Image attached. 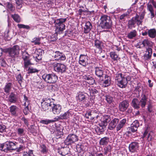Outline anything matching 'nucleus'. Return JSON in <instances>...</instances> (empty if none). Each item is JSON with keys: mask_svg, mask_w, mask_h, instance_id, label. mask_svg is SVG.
Segmentation results:
<instances>
[{"mask_svg": "<svg viewBox=\"0 0 156 156\" xmlns=\"http://www.w3.org/2000/svg\"><path fill=\"white\" fill-rule=\"evenodd\" d=\"M148 102V97L145 94H142L140 101L136 98L133 99L131 102V105L135 109H138L141 107L142 108H145Z\"/></svg>", "mask_w": 156, "mask_h": 156, "instance_id": "1", "label": "nucleus"}, {"mask_svg": "<svg viewBox=\"0 0 156 156\" xmlns=\"http://www.w3.org/2000/svg\"><path fill=\"white\" fill-rule=\"evenodd\" d=\"M100 20V26L102 28L109 29L111 28L112 22L110 16L104 15L101 16Z\"/></svg>", "mask_w": 156, "mask_h": 156, "instance_id": "2", "label": "nucleus"}, {"mask_svg": "<svg viewBox=\"0 0 156 156\" xmlns=\"http://www.w3.org/2000/svg\"><path fill=\"white\" fill-rule=\"evenodd\" d=\"M67 20L66 18H61L57 19L54 21L56 29L55 33L57 34L62 33L65 29V25L64 24Z\"/></svg>", "mask_w": 156, "mask_h": 156, "instance_id": "3", "label": "nucleus"}, {"mask_svg": "<svg viewBox=\"0 0 156 156\" xmlns=\"http://www.w3.org/2000/svg\"><path fill=\"white\" fill-rule=\"evenodd\" d=\"M115 79L117 82L118 85L121 88H125L127 83L126 78H125L121 73H118L115 74Z\"/></svg>", "mask_w": 156, "mask_h": 156, "instance_id": "4", "label": "nucleus"}, {"mask_svg": "<svg viewBox=\"0 0 156 156\" xmlns=\"http://www.w3.org/2000/svg\"><path fill=\"white\" fill-rule=\"evenodd\" d=\"M20 50V47L16 45L12 48H4V52L8 53L9 56L14 58L19 54Z\"/></svg>", "mask_w": 156, "mask_h": 156, "instance_id": "5", "label": "nucleus"}, {"mask_svg": "<svg viewBox=\"0 0 156 156\" xmlns=\"http://www.w3.org/2000/svg\"><path fill=\"white\" fill-rule=\"evenodd\" d=\"M42 78L46 82L49 84L55 83L58 79L57 76L54 73L44 74L42 75Z\"/></svg>", "mask_w": 156, "mask_h": 156, "instance_id": "6", "label": "nucleus"}, {"mask_svg": "<svg viewBox=\"0 0 156 156\" xmlns=\"http://www.w3.org/2000/svg\"><path fill=\"white\" fill-rule=\"evenodd\" d=\"M53 100L49 99H45L41 103L42 110L47 112L51 111Z\"/></svg>", "mask_w": 156, "mask_h": 156, "instance_id": "7", "label": "nucleus"}, {"mask_svg": "<svg viewBox=\"0 0 156 156\" xmlns=\"http://www.w3.org/2000/svg\"><path fill=\"white\" fill-rule=\"evenodd\" d=\"M78 136L74 134H70L68 136L64 141L65 144L69 145L78 141Z\"/></svg>", "mask_w": 156, "mask_h": 156, "instance_id": "8", "label": "nucleus"}, {"mask_svg": "<svg viewBox=\"0 0 156 156\" xmlns=\"http://www.w3.org/2000/svg\"><path fill=\"white\" fill-rule=\"evenodd\" d=\"M53 53L52 57L56 61H64L66 59L65 54L62 52L59 51H53Z\"/></svg>", "mask_w": 156, "mask_h": 156, "instance_id": "9", "label": "nucleus"}, {"mask_svg": "<svg viewBox=\"0 0 156 156\" xmlns=\"http://www.w3.org/2000/svg\"><path fill=\"white\" fill-rule=\"evenodd\" d=\"M136 16L133 17L131 20H129L128 23V27L130 29H132L136 27V23L138 26L140 25V21L138 20Z\"/></svg>", "mask_w": 156, "mask_h": 156, "instance_id": "10", "label": "nucleus"}, {"mask_svg": "<svg viewBox=\"0 0 156 156\" xmlns=\"http://www.w3.org/2000/svg\"><path fill=\"white\" fill-rule=\"evenodd\" d=\"M54 69L58 73H63L66 70V66L63 64L57 63L54 65Z\"/></svg>", "mask_w": 156, "mask_h": 156, "instance_id": "11", "label": "nucleus"}, {"mask_svg": "<svg viewBox=\"0 0 156 156\" xmlns=\"http://www.w3.org/2000/svg\"><path fill=\"white\" fill-rule=\"evenodd\" d=\"M139 126L140 124L137 120H136L133 121L131 125L129 127V131L127 132L128 134L129 135L131 134V132L134 133L136 131Z\"/></svg>", "mask_w": 156, "mask_h": 156, "instance_id": "12", "label": "nucleus"}, {"mask_svg": "<svg viewBox=\"0 0 156 156\" xmlns=\"http://www.w3.org/2000/svg\"><path fill=\"white\" fill-rule=\"evenodd\" d=\"M73 112L70 110H68L64 113L61 114L58 117L59 120L67 119L72 117Z\"/></svg>", "mask_w": 156, "mask_h": 156, "instance_id": "13", "label": "nucleus"}, {"mask_svg": "<svg viewBox=\"0 0 156 156\" xmlns=\"http://www.w3.org/2000/svg\"><path fill=\"white\" fill-rule=\"evenodd\" d=\"M88 57L86 55L81 54L80 55L79 61V64L85 67L88 64Z\"/></svg>", "mask_w": 156, "mask_h": 156, "instance_id": "14", "label": "nucleus"}, {"mask_svg": "<svg viewBox=\"0 0 156 156\" xmlns=\"http://www.w3.org/2000/svg\"><path fill=\"white\" fill-rule=\"evenodd\" d=\"M44 52V51L40 49L35 51V53L33 57L36 62H39L42 60V53Z\"/></svg>", "mask_w": 156, "mask_h": 156, "instance_id": "15", "label": "nucleus"}, {"mask_svg": "<svg viewBox=\"0 0 156 156\" xmlns=\"http://www.w3.org/2000/svg\"><path fill=\"white\" fill-rule=\"evenodd\" d=\"M139 144L136 142L131 143L129 145V151L132 153L137 152L138 150Z\"/></svg>", "mask_w": 156, "mask_h": 156, "instance_id": "16", "label": "nucleus"}, {"mask_svg": "<svg viewBox=\"0 0 156 156\" xmlns=\"http://www.w3.org/2000/svg\"><path fill=\"white\" fill-rule=\"evenodd\" d=\"M95 73L96 76L99 78L100 80L102 81L103 78L105 74H104V71L102 68L96 67L95 68Z\"/></svg>", "mask_w": 156, "mask_h": 156, "instance_id": "17", "label": "nucleus"}, {"mask_svg": "<svg viewBox=\"0 0 156 156\" xmlns=\"http://www.w3.org/2000/svg\"><path fill=\"white\" fill-rule=\"evenodd\" d=\"M52 104L53 105L51 106V111L54 114H59L61 111V106L59 105L55 104L54 101Z\"/></svg>", "mask_w": 156, "mask_h": 156, "instance_id": "18", "label": "nucleus"}, {"mask_svg": "<svg viewBox=\"0 0 156 156\" xmlns=\"http://www.w3.org/2000/svg\"><path fill=\"white\" fill-rule=\"evenodd\" d=\"M129 105V104L127 101H123L119 104V111L124 112L127 109Z\"/></svg>", "mask_w": 156, "mask_h": 156, "instance_id": "19", "label": "nucleus"}, {"mask_svg": "<svg viewBox=\"0 0 156 156\" xmlns=\"http://www.w3.org/2000/svg\"><path fill=\"white\" fill-rule=\"evenodd\" d=\"M151 42L148 39H144L142 41L139 42L137 43V46H139L138 48H142L145 47L146 46H150Z\"/></svg>", "mask_w": 156, "mask_h": 156, "instance_id": "20", "label": "nucleus"}, {"mask_svg": "<svg viewBox=\"0 0 156 156\" xmlns=\"http://www.w3.org/2000/svg\"><path fill=\"white\" fill-rule=\"evenodd\" d=\"M92 25L90 21L87 22L84 28L83 32L85 34H88L92 28Z\"/></svg>", "mask_w": 156, "mask_h": 156, "instance_id": "21", "label": "nucleus"}, {"mask_svg": "<svg viewBox=\"0 0 156 156\" xmlns=\"http://www.w3.org/2000/svg\"><path fill=\"white\" fill-rule=\"evenodd\" d=\"M17 100V95L14 93H11L8 98V100L11 103H15Z\"/></svg>", "mask_w": 156, "mask_h": 156, "instance_id": "22", "label": "nucleus"}, {"mask_svg": "<svg viewBox=\"0 0 156 156\" xmlns=\"http://www.w3.org/2000/svg\"><path fill=\"white\" fill-rule=\"evenodd\" d=\"M77 100L80 102H84L87 99L86 94H83L82 92H79L76 96Z\"/></svg>", "mask_w": 156, "mask_h": 156, "instance_id": "23", "label": "nucleus"}, {"mask_svg": "<svg viewBox=\"0 0 156 156\" xmlns=\"http://www.w3.org/2000/svg\"><path fill=\"white\" fill-rule=\"evenodd\" d=\"M119 119L117 118H115L111 121L109 125V129L112 130L115 128L117 124L118 123Z\"/></svg>", "mask_w": 156, "mask_h": 156, "instance_id": "24", "label": "nucleus"}, {"mask_svg": "<svg viewBox=\"0 0 156 156\" xmlns=\"http://www.w3.org/2000/svg\"><path fill=\"white\" fill-rule=\"evenodd\" d=\"M109 141V138L108 137H104L100 140L99 144L101 146H107Z\"/></svg>", "mask_w": 156, "mask_h": 156, "instance_id": "25", "label": "nucleus"}, {"mask_svg": "<svg viewBox=\"0 0 156 156\" xmlns=\"http://www.w3.org/2000/svg\"><path fill=\"white\" fill-rule=\"evenodd\" d=\"M83 79L88 81L87 83L90 84H93L95 82V80L90 75H86L83 76Z\"/></svg>", "mask_w": 156, "mask_h": 156, "instance_id": "26", "label": "nucleus"}, {"mask_svg": "<svg viewBox=\"0 0 156 156\" xmlns=\"http://www.w3.org/2000/svg\"><path fill=\"white\" fill-rule=\"evenodd\" d=\"M12 84L11 83H6L4 88V92L6 94H9L12 88Z\"/></svg>", "mask_w": 156, "mask_h": 156, "instance_id": "27", "label": "nucleus"}, {"mask_svg": "<svg viewBox=\"0 0 156 156\" xmlns=\"http://www.w3.org/2000/svg\"><path fill=\"white\" fill-rule=\"evenodd\" d=\"M6 6L7 10L8 11L12 12L14 11L15 10V7L13 5L12 3L8 2L4 4Z\"/></svg>", "mask_w": 156, "mask_h": 156, "instance_id": "28", "label": "nucleus"}, {"mask_svg": "<svg viewBox=\"0 0 156 156\" xmlns=\"http://www.w3.org/2000/svg\"><path fill=\"white\" fill-rule=\"evenodd\" d=\"M105 80L104 81L103 85L105 87H107L109 86L110 84L111 78L110 77L106 74L104 76Z\"/></svg>", "mask_w": 156, "mask_h": 156, "instance_id": "29", "label": "nucleus"}, {"mask_svg": "<svg viewBox=\"0 0 156 156\" xmlns=\"http://www.w3.org/2000/svg\"><path fill=\"white\" fill-rule=\"evenodd\" d=\"M126 121V119H123L119 122H118V124L116 127L117 130L118 131H119L125 125Z\"/></svg>", "mask_w": 156, "mask_h": 156, "instance_id": "30", "label": "nucleus"}, {"mask_svg": "<svg viewBox=\"0 0 156 156\" xmlns=\"http://www.w3.org/2000/svg\"><path fill=\"white\" fill-rule=\"evenodd\" d=\"M9 112L11 113V115L13 116H16L17 110L18 108L15 105H12L9 108Z\"/></svg>", "mask_w": 156, "mask_h": 156, "instance_id": "31", "label": "nucleus"}, {"mask_svg": "<svg viewBox=\"0 0 156 156\" xmlns=\"http://www.w3.org/2000/svg\"><path fill=\"white\" fill-rule=\"evenodd\" d=\"M137 34V31L134 30L129 33L127 37L129 39H133L136 36Z\"/></svg>", "mask_w": 156, "mask_h": 156, "instance_id": "32", "label": "nucleus"}, {"mask_svg": "<svg viewBox=\"0 0 156 156\" xmlns=\"http://www.w3.org/2000/svg\"><path fill=\"white\" fill-rule=\"evenodd\" d=\"M148 34L151 38H154L156 36V30L155 29H150L148 31Z\"/></svg>", "mask_w": 156, "mask_h": 156, "instance_id": "33", "label": "nucleus"}, {"mask_svg": "<svg viewBox=\"0 0 156 156\" xmlns=\"http://www.w3.org/2000/svg\"><path fill=\"white\" fill-rule=\"evenodd\" d=\"M39 129L38 126H35V124H33L30 126V129L31 133L36 134Z\"/></svg>", "mask_w": 156, "mask_h": 156, "instance_id": "34", "label": "nucleus"}, {"mask_svg": "<svg viewBox=\"0 0 156 156\" xmlns=\"http://www.w3.org/2000/svg\"><path fill=\"white\" fill-rule=\"evenodd\" d=\"M102 42L98 39L94 40V46L96 48L99 50L101 49V46L102 44Z\"/></svg>", "mask_w": 156, "mask_h": 156, "instance_id": "35", "label": "nucleus"}, {"mask_svg": "<svg viewBox=\"0 0 156 156\" xmlns=\"http://www.w3.org/2000/svg\"><path fill=\"white\" fill-rule=\"evenodd\" d=\"M27 104H26V103H24L23 104V105L25 106V107L23 109V112L25 115H27L30 112L29 108L30 105H28V102H27Z\"/></svg>", "mask_w": 156, "mask_h": 156, "instance_id": "36", "label": "nucleus"}, {"mask_svg": "<svg viewBox=\"0 0 156 156\" xmlns=\"http://www.w3.org/2000/svg\"><path fill=\"white\" fill-rule=\"evenodd\" d=\"M11 17L14 21L17 23H20L21 21L20 16L18 14H12L11 15Z\"/></svg>", "mask_w": 156, "mask_h": 156, "instance_id": "37", "label": "nucleus"}, {"mask_svg": "<svg viewBox=\"0 0 156 156\" xmlns=\"http://www.w3.org/2000/svg\"><path fill=\"white\" fill-rule=\"evenodd\" d=\"M0 150L6 153L8 152V147H7L6 142L4 143L0 144Z\"/></svg>", "mask_w": 156, "mask_h": 156, "instance_id": "38", "label": "nucleus"}, {"mask_svg": "<svg viewBox=\"0 0 156 156\" xmlns=\"http://www.w3.org/2000/svg\"><path fill=\"white\" fill-rule=\"evenodd\" d=\"M105 99L107 102L109 104H111L113 101V98L112 96L110 95H106L105 96Z\"/></svg>", "mask_w": 156, "mask_h": 156, "instance_id": "39", "label": "nucleus"}, {"mask_svg": "<svg viewBox=\"0 0 156 156\" xmlns=\"http://www.w3.org/2000/svg\"><path fill=\"white\" fill-rule=\"evenodd\" d=\"M23 61L24 67V68L27 69L29 66L33 65V64L31 62V59L30 58Z\"/></svg>", "mask_w": 156, "mask_h": 156, "instance_id": "40", "label": "nucleus"}, {"mask_svg": "<svg viewBox=\"0 0 156 156\" xmlns=\"http://www.w3.org/2000/svg\"><path fill=\"white\" fill-rule=\"evenodd\" d=\"M55 121L54 120L46 119L44 120H41L40 123L43 124L48 125L50 123L54 122Z\"/></svg>", "mask_w": 156, "mask_h": 156, "instance_id": "41", "label": "nucleus"}, {"mask_svg": "<svg viewBox=\"0 0 156 156\" xmlns=\"http://www.w3.org/2000/svg\"><path fill=\"white\" fill-rule=\"evenodd\" d=\"M110 56L111 58L114 61L118 60V55L115 52H111L110 53Z\"/></svg>", "mask_w": 156, "mask_h": 156, "instance_id": "42", "label": "nucleus"}, {"mask_svg": "<svg viewBox=\"0 0 156 156\" xmlns=\"http://www.w3.org/2000/svg\"><path fill=\"white\" fill-rule=\"evenodd\" d=\"M86 113L87 114L88 116H89L90 119L91 120H93L95 118H97L98 117L97 115H94L95 112L94 111H92L91 112H87Z\"/></svg>", "mask_w": 156, "mask_h": 156, "instance_id": "43", "label": "nucleus"}, {"mask_svg": "<svg viewBox=\"0 0 156 156\" xmlns=\"http://www.w3.org/2000/svg\"><path fill=\"white\" fill-rule=\"evenodd\" d=\"M145 15L144 12L141 13L140 16H139L137 14H136L135 16H136L137 18L136 19H138V20L140 21V24H142V20L144 18V17Z\"/></svg>", "mask_w": 156, "mask_h": 156, "instance_id": "44", "label": "nucleus"}, {"mask_svg": "<svg viewBox=\"0 0 156 156\" xmlns=\"http://www.w3.org/2000/svg\"><path fill=\"white\" fill-rule=\"evenodd\" d=\"M8 144H9L12 151L15 150H16L17 147L15 143L10 141H8Z\"/></svg>", "mask_w": 156, "mask_h": 156, "instance_id": "45", "label": "nucleus"}, {"mask_svg": "<svg viewBox=\"0 0 156 156\" xmlns=\"http://www.w3.org/2000/svg\"><path fill=\"white\" fill-rule=\"evenodd\" d=\"M22 57L23 61H24L30 58V55L27 52L25 51L23 52Z\"/></svg>", "mask_w": 156, "mask_h": 156, "instance_id": "46", "label": "nucleus"}, {"mask_svg": "<svg viewBox=\"0 0 156 156\" xmlns=\"http://www.w3.org/2000/svg\"><path fill=\"white\" fill-rule=\"evenodd\" d=\"M95 131L98 133H100V134L105 131V128L102 126H97L95 128Z\"/></svg>", "mask_w": 156, "mask_h": 156, "instance_id": "47", "label": "nucleus"}, {"mask_svg": "<svg viewBox=\"0 0 156 156\" xmlns=\"http://www.w3.org/2000/svg\"><path fill=\"white\" fill-rule=\"evenodd\" d=\"M17 26L19 29L23 28L27 30H29L31 28V27L29 25H25L21 24H17Z\"/></svg>", "mask_w": 156, "mask_h": 156, "instance_id": "48", "label": "nucleus"}, {"mask_svg": "<svg viewBox=\"0 0 156 156\" xmlns=\"http://www.w3.org/2000/svg\"><path fill=\"white\" fill-rule=\"evenodd\" d=\"M111 120L109 117L107 115L105 116L103 118L102 122H103V125L104 126H105L107 125V123L109 122Z\"/></svg>", "mask_w": 156, "mask_h": 156, "instance_id": "49", "label": "nucleus"}, {"mask_svg": "<svg viewBox=\"0 0 156 156\" xmlns=\"http://www.w3.org/2000/svg\"><path fill=\"white\" fill-rule=\"evenodd\" d=\"M112 147L110 145H108L105 147L104 148V154H107V153L111 151Z\"/></svg>", "mask_w": 156, "mask_h": 156, "instance_id": "50", "label": "nucleus"}, {"mask_svg": "<svg viewBox=\"0 0 156 156\" xmlns=\"http://www.w3.org/2000/svg\"><path fill=\"white\" fill-rule=\"evenodd\" d=\"M16 79L19 83L21 85L23 82V78L20 73L18 74L16 76Z\"/></svg>", "mask_w": 156, "mask_h": 156, "instance_id": "51", "label": "nucleus"}, {"mask_svg": "<svg viewBox=\"0 0 156 156\" xmlns=\"http://www.w3.org/2000/svg\"><path fill=\"white\" fill-rule=\"evenodd\" d=\"M129 15V13L126 12L122 14L119 17L120 20H125V19L127 18Z\"/></svg>", "mask_w": 156, "mask_h": 156, "instance_id": "52", "label": "nucleus"}, {"mask_svg": "<svg viewBox=\"0 0 156 156\" xmlns=\"http://www.w3.org/2000/svg\"><path fill=\"white\" fill-rule=\"evenodd\" d=\"M41 38L40 37H35L33 39L32 42L35 45H39L40 44Z\"/></svg>", "mask_w": 156, "mask_h": 156, "instance_id": "53", "label": "nucleus"}, {"mask_svg": "<svg viewBox=\"0 0 156 156\" xmlns=\"http://www.w3.org/2000/svg\"><path fill=\"white\" fill-rule=\"evenodd\" d=\"M39 72V70L36 69L32 68L29 67L28 69V73H37Z\"/></svg>", "mask_w": 156, "mask_h": 156, "instance_id": "54", "label": "nucleus"}, {"mask_svg": "<svg viewBox=\"0 0 156 156\" xmlns=\"http://www.w3.org/2000/svg\"><path fill=\"white\" fill-rule=\"evenodd\" d=\"M17 5V8L18 9H20L22 7L23 3L22 0H15Z\"/></svg>", "mask_w": 156, "mask_h": 156, "instance_id": "55", "label": "nucleus"}, {"mask_svg": "<svg viewBox=\"0 0 156 156\" xmlns=\"http://www.w3.org/2000/svg\"><path fill=\"white\" fill-rule=\"evenodd\" d=\"M90 91L91 94L94 95L95 94H98L99 93V91L95 88H92L90 89Z\"/></svg>", "mask_w": 156, "mask_h": 156, "instance_id": "56", "label": "nucleus"}, {"mask_svg": "<svg viewBox=\"0 0 156 156\" xmlns=\"http://www.w3.org/2000/svg\"><path fill=\"white\" fill-rule=\"evenodd\" d=\"M41 152L43 153H44L47 152V147L44 144H42L41 146Z\"/></svg>", "mask_w": 156, "mask_h": 156, "instance_id": "57", "label": "nucleus"}, {"mask_svg": "<svg viewBox=\"0 0 156 156\" xmlns=\"http://www.w3.org/2000/svg\"><path fill=\"white\" fill-rule=\"evenodd\" d=\"M18 134L20 136L24 135V129L23 128H18L17 129Z\"/></svg>", "mask_w": 156, "mask_h": 156, "instance_id": "58", "label": "nucleus"}, {"mask_svg": "<svg viewBox=\"0 0 156 156\" xmlns=\"http://www.w3.org/2000/svg\"><path fill=\"white\" fill-rule=\"evenodd\" d=\"M21 120L24 122V124L27 126L29 125L28 120L27 119L25 118L24 117H22Z\"/></svg>", "mask_w": 156, "mask_h": 156, "instance_id": "59", "label": "nucleus"}, {"mask_svg": "<svg viewBox=\"0 0 156 156\" xmlns=\"http://www.w3.org/2000/svg\"><path fill=\"white\" fill-rule=\"evenodd\" d=\"M148 105L147 106V110L149 112L151 113L152 111V106L151 104L149 103V104H148Z\"/></svg>", "mask_w": 156, "mask_h": 156, "instance_id": "60", "label": "nucleus"}, {"mask_svg": "<svg viewBox=\"0 0 156 156\" xmlns=\"http://www.w3.org/2000/svg\"><path fill=\"white\" fill-rule=\"evenodd\" d=\"M151 56L147 54H145L144 55V59L145 60H148L151 59Z\"/></svg>", "mask_w": 156, "mask_h": 156, "instance_id": "61", "label": "nucleus"}, {"mask_svg": "<svg viewBox=\"0 0 156 156\" xmlns=\"http://www.w3.org/2000/svg\"><path fill=\"white\" fill-rule=\"evenodd\" d=\"M146 52H147L148 53L147 54L151 56L152 54V49L150 48H148L146 49Z\"/></svg>", "mask_w": 156, "mask_h": 156, "instance_id": "62", "label": "nucleus"}, {"mask_svg": "<svg viewBox=\"0 0 156 156\" xmlns=\"http://www.w3.org/2000/svg\"><path fill=\"white\" fill-rule=\"evenodd\" d=\"M6 128L5 126L4 125H0V133H3Z\"/></svg>", "mask_w": 156, "mask_h": 156, "instance_id": "63", "label": "nucleus"}, {"mask_svg": "<svg viewBox=\"0 0 156 156\" xmlns=\"http://www.w3.org/2000/svg\"><path fill=\"white\" fill-rule=\"evenodd\" d=\"M147 9L149 11L154 10L153 8L152 5L149 4L147 5Z\"/></svg>", "mask_w": 156, "mask_h": 156, "instance_id": "64", "label": "nucleus"}]
</instances>
